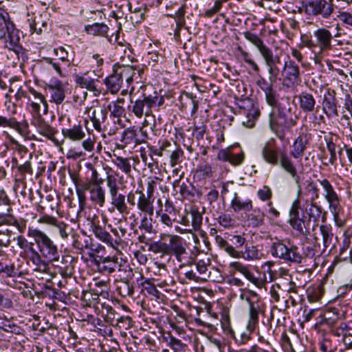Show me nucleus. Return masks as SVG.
Listing matches in <instances>:
<instances>
[{"label": "nucleus", "instance_id": "c9c22d12", "mask_svg": "<svg viewBox=\"0 0 352 352\" xmlns=\"http://www.w3.org/2000/svg\"><path fill=\"white\" fill-rule=\"evenodd\" d=\"M258 195L261 200L265 201L271 197L272 191L270 187L264 186L262 188H261L258 190Z\"/></svg>", "mask_w": 352, "mask_h": 352}, {"label": "nucleus", "instance_id": "4c0bfd02", "mask_svg": "<svg viewBox=\"0 0 352 352\" xmlns=\"http://www.w3.org/2000/svg\"><path fill=\"white\" fill-rule=\"evenodd\" d=\"M190 217L192 219V225L194 228V229L197 230L199 229L200 227V225L201 223V215L197 212H192L190 214Z\"/></svg>", "mask_w": 352, "mask_h": 352}, {"label": "nucleus", "instance_id": "3c124183", "mask_svg": "<svg viewBox=\"0 0 352 352\" xmlns=\"http://www.w3.org/2000/svg\"><path fill=\"white\" fill-rule=\"evenodd\" d=\"M28 256L37 267H41L42 261L38 253H34V254L28 255Z\"/></svg>", "mask_w": 352, "mask_h": 352}, {"label": "nucleus", "instance_id": "8fccbe9b", "mask_svg": "<svg viewBox=\"0 0 352 352\" xmlns=\"http://www.w3.org/2000/svg\"><path fill=\"white\" fill-rule=\"evenodd\" d=\"M82 147L87 151H93L94 148V141L91 138H87L85 140L83 141Z\"/></svg>", "mask_w": 352, "mask_h": 352}, {"label": "nucleus", "instance_id": "2f4dec72", "mask_svg": "<svg viewBox=\"0 0 352 352\" xmlns=\"http://www.w3.org/2000/svg\"><path fill=\"white\" fill-rule=\"evenodd\" d=\"M289 223L291 226L300 233H304L305 223L302 219L292 217L289 219Z\"/></svg>", "mask_w": 352, "mask_h": 352}, {"label": "nucleus", "instance_id": "bb28decb", "mask_svg": "<svg viewBox=\"0 0 352 352\" xmlns=\"http://www.w3.org/2000/svg\"><path fill=\"white\" fill-rule=\"evenodd\" d=\"M285 75L289 80H296L299 76V69L296 65L290 63L288 65H285Z\"/></svg>", "mask_w": 352, "mask_h": 352}, {"label": "nucleus", "instance_id": "774afa93", "mask_svg": "<svg viewBox=\"0 0 352 352\" xmlns=\"http://www.w3.org/2000/svg\"><path fill=\"white\" fill-rule=\"evenodd\" d=\"M34 245L32 243H30L28 245V247L26 248V249H28V255H31V254H34V253H38L34 248Z\"/></svg>", "mask_w": 352, "mask_h": 352}, {"label": "nucleus", "instance_id": "c85d7f7f", "mask_svg": "<svg viewBox=\"0 0 352 352\" xmlns=\"http://www.w3.org/2000/svg\"><path fill=\"white\" fill-rule=\"evenodd\" d=\"M285 124V120L284 116H280L278 117L274 115L271 116L270 118V127L272 131H276L280 126H283Z\"/></svg>", "mask_w": 352, "mask_h": 352}, {"label": "nucleus", "instance_id": "473e14b6", "mask_svg": "<svg viewBox=\"0 0 352 352\" xmlns=\"http://www.w3.org/2000/svg\"><path fill=\"white\" fill-rule=\"evenodd\" d=\"M265 98L267 102L271 105L274 106L276 104V98L274 92L271 87H267L265 89Z\"/></svg>", "mask_w": 352, "mask_h": 352}, {"label": "nucleus", "instance_id": "f03ea898", "mask_svg": "<svg viewBox=\"0 0 352 352\" xmlns=\"http://www.w3.org/2000/svg\"><path fill=\"white\" fill-rule=\"evenodd\" d=\"M28 234L34 239L44 256L52 258L56 255V246L45 233L38 230H30Z\"/></svg>", "mask_w": 352, "mask_h": 352}, {"label": "nucleus", "instance_id": "9d476101", "mask_svg": "<svg viewBox=\"0 0 352 352\" xmlns=\"http://www.w3.org/2000/svg\"><path fill=\"white\" fill-rule=\"evenodd\" d=\"M263 159L271 164L276 165L278 162V155L276 149L271 142H267L262 150Z\"/></svg>", "mask_w": 352, "mask_h": 352}, {"label": "nucleus", "instance_id": "79ce46f5", "mask_svg": "<svg viewBox=\"0 0 352 352\" xmlns=\"http://www.w3.org/2000/svg\"><path fill=\"white\" fill-rule=\"evenodd\" d=\"M38 222L41 223H47L54 226H56V225L58 223L55 218L47 215L43 216L41 218H40L38 219Z\"/></svg>", "mask_w": 352, "mask_h": 352}, {"label": "nucleus", "instance_id": "680f3d73", "mask_svg": "<svg viewBox=\"0 0 352 352\" xmlns=\"http://www.w3.org/2000/svg\"><path fill=\"white\" fill-rule=\"evenodd\" d=\"M302 43L305 46L308 47L309 48L317 47L316 43H314L311 39H305L303 40Z\"/></svg>", "mask_w": 352, "mask_h": 352}, {"label": "nucleus", "instance_id": "f257e3e1", "mask_svg": "<svg viewBox=\"0 0 352 352\" xmlns=\"http://www.w3.org/2000/svg\"><path fill=\"white\" fill-rule=\"evenodd\" d=\"M0 38L9 49L16 45L19 41L17 32L10 20L8 13L2 9H0Z\"/></svg>", "mask_w": 352, "mask_h": 352}, {"label": "nucleus", "instance_id": "7ed1b4c3", "mask_svg": "<svg viewBox=\"0 0 352 352\" xmlns=\"http://www.w3.org/2000/svg\"><path fill=\"white\" fill-rule=\"evenodd\" d=\"M83 190H87L91 195V199L98 204L100 207L103 206L105 201L104 191L100 186L99 181L91 182L85 184L82 190L77 189V194L81 203L85 201Z\"/></svg>", "mask_w": 352, "mask_h": 352}, {"label": "nucleus", "instance_id": "6e6552de", "mask_svg": "<svg viewBox=\"0 0 352 352\" xmlns=\"http://www.w3.org/2000/svg\"><path fill=\"white\" fill-rule=\"evenodd\" d=\"M230 267L234 270L238 271L243 274L247 279L254 283L258 287H262L264 285V281L255 278L253 274L248 270V267L239 262H233L230 265Z\"/></svg>", "mask_w": 352, "mask_h": 352}, {"label": "nucleus", "instance_id": "e2e57ef3", "mask_svg": "<svg viewBox=\"0 0 352 352\" xmlns=\"http://www.w3.org/2000/svg\"><path fill=\"white\" fill-rule=\"evenodd\" d=\"M186 277L189 280H197L198 278L192 271H188L185 273Z\"/></svg>", "mask_w": 352, "mask_h": 352}, {"label": "nucleus", "instance_id": "a18cd8bd", "mask_svg": "<svg viewBox=\"0 0 352 352\" xmlns=\"http://www.w3.org/2000/svg\"><path fill=\"white\" fill-rule=\"evenodd\" d=\"M320 14H322L324 16H329L333 11V7L331 3V0H329V1H325V5L324 6V8L322 10H320Z\"/></svg>", "mask_w": 352, "mask_h": 352}, {"label": "nucleus", "instance_id": "7c9ffc66", "mask_svg": "<svg viewBox=\"0 0 352 352\" xmlns=\"http://www.w3.org/2000/svg\"><path fill=\"white\" fill-rule=\"evenodd\" d=\"M112 203L120 212H124L126 209L124 195H120L118 197L113 198Z\"/></svg>", "mask_w": 352, "mask_h": 352}, {"label": "nucleus", "instance_id": "2eb2a0df", "mask_svg": "<svg viewBox=\"0 0 352 352\" xmlns=\"http://www.w3.org/2000/svg\"><path fill=\"white\" fill-rule=\"evenodd\" d=\"M336 159V144L333 142H328L327 148L324 149L321 160L324 165L333 164Z\"/></svg>", "mask_w": 352, "mask_h": 352}, {"label": "nucleus", "instance_id": "423d86ee", "mask_svg": "<svg viewBox=\"0 0 352 352\" xmlns=\"http://www.w3.org/2000/svg\"><path fill=\"white\" fill-rule=\"evenodd\" d=\"M66 88L67 84L60 82H57L47 86V89L51 94L52 100L56 104H60L63 101Z\"/></svg>", "mask_w": 352, "mask_h": 352}, {"label": "nucleus", "instance_id": "0eeeda50", "mask_svg": "<svg viewBox=\"0 0 352 352\" xmlns=\"http://www.w3.org/2000/svg\"><path fill=\"white\" fill-rule=\"evenodd\" d=\"M313 232L315 243L318 245L322 244L324 247H327L330 239V228L327 226H321L319 228H314Z\"/></svg>", "mask_w": 352, "mask_h": 352}, {"label": "nucleus", "instance_id": "052dcab7", "mask_svg": "<svg viewBox=\"0 0 352 352\" xmlns=\"http://www.w3.org/2000/svg\"><path fill=\"white\" fill-rule=\"evenodd\" d=\"M17 241H18V245H19V247L21 248L26 249V248L28 247V243H27V241H25V239H23L21 236H19V237H18Z\"/></svg>", "mask_w": 352, "mask_h": 352}, {"label": "nucleus", "instance_id": "ddd939ff", "mask_svg": "<svg viewBox=\"0 0 352 352\" xmlns=\"http://www.w3.org/2000/svg\"><path fill=\"white\" fill-rule=\"evenodd\" d=\"M273 254L280 258H285L286 259H293L294 252L283 243L277 242L274 243L272 248Z\"/></svg>", "mask_w": 352, "mask_h": 352}, {"label": "nucleus", "instance_id": "de8ad7c7", "mask_svg": "<svg viewBox=\"0 0 352 352\" xmlns=\"http://www.w3.org/2000/svg\"><path fill=\"white\" fill-rule=\"evenodd\" d=\"M226 252L234 258H240L241 256V252L236 250L232 246L228 245L225 248Z\"/></svg>", "mask_w": 352, "mask_h": 352}, {"label": "nucleus", "instance_id": "e433bc0d", "mask_svg": "<svg viewBox=\"0 0 352 352\" xmlns=\"http://www.w3.org/2000/svg\"><path fill=\"white\" fill-rule=\"evenodd\" d=\"M325 5V0L320 1H313L310 3V6L314 8L313 12L315 14H320V11L324 8V6Z\"/></svg>", "mask_w": 352, "mask_h": 352}, {"label": "nucleus", "instance_id": "13d9d810", "mask_svg": "<svg viewBox=\"0 0 352 352\" xmlns=\"http://www.w3.org/2000/svg\"><path fill=\"white\" fill-rule=\"evenodd\" d=\"M79 94H80V95H78L76 96H74V100L76 101H77L78 100H80V102H84L86 98H87V92L86 91H82L81 89L79 90Z\"/></svg>", "mask_w": 352, "mask_h": 352}, {"label": "nucleus", "instance_id": "5701e85b", "mask_svg": "<svg viewBox=\"0 0 352 352\" xmlns=\"http://www.w3.org/2000/svg\"><path fill=\"white\" fill-rule=\"evenodd\" d=\"M138 207L140 210L147 212L149 214H153V208L149 199L142 192L138 201Z\"/></svg>", "mask_w": 352, "mask_h": 352}, {"label": "nucleus", "instance_id": "dca6fc26", "mask_svg": "<svg viewBox=\"0 0 352 352\" xmlns=\"http://www.w3.org/2000/svg\"><path fill=\"white\" fill-rule=\"evenodd\" d=\"M114 71L116 72L117 75L121 78L122 81L125 80L127 83H129L133 79L134 69L129 65L116 66Z\"/></svg>", "mask_w": 352, "mask_h": 352}, {"label": "nucleus", "instance_id": "bf43d9fd", "mask_svg": "<svg viewBox=\"0 0 352 352\" xmlns=\"http://www.w3.org/2000/svg\"><path fill=\"white\" fill-rule=\"evenodd\" d=\"M11 123L12 122L10 120L0 116V126H11Z\"/></svg>", "mask_w": 352, "mask_h": 352}, {"label": "nucleus", "instance_id": "a878e982", "mask_svg": "<svg viewBox=\"0 0 352 352\" xmlns=\"http://www.w3.org/2000/svg\"><path fill=\"white\" fill-rule=\"evenodd\" d=\"M232 207L234 211H239L243 209H249L252 207L251 201H241L238 197L235 196L232 201Z\"/></svg>", "mask_w": 352, "mask_h": 352}, {"label": "nucleus", "instance_id": "864d4df0", "mask_svg": "<svg viewBox=\"0 0 352 352\" xmlns=\"http://www.w3.org/2000/svg\"><path fill=\"white\" fill-rule=\"evenodd\" d=\"M230 153L226 150L220 151L218 153V158L222 161L228 162Z\"/></svg>", "mask_w": 352, "mask_h": 352}, {"label": "nucleus", "instance_id": "f3484780", "mask_svg": "<svg viewBox=\"0 0 352 352\" xmlns=\"http://www.w3.org/2000/svg\"><path fill=\"white\" fill-rule=\"evenodd\" d=\"M81 88H85L91 92L94 96L96 97L100 95L101 91L99 88V81L89 80L82 78L78 80Z\"/></svg>", "mask_w": 352, "mask_h": 352}, {"label": "nucleus", "instance_id": "0e129e2a", "mask_svg": "<svg viewBox=\"0 0 352 352\" xmlns=\"http://www.w3.org/2000/svg\"><path fill=\"white\" fill-rule=\"evenodd\" d=\"M31 105H32L34 112L36 113V114L39 115L40 104L37 102H32Z\"/></svg>", "mask_w": 352, "mask_h": 352}, {"label": "nucleus", "instance_id": "4468645a", "mask_svg": "<svg viewBox=\"0 0 352 352\" xmlns=\"http://www.w3.org/2000/svg\"><path fill=\"white\" fill-rule=\"evenodd\" d=\"M325 199L329 203L331 212L333 214L335 220L337 221L342 210L337 194L336 192L331 193V195L325 197Z\"/></svg>", "mask_w": 352, "mask_h": 352}, {"label": "nucleus", "instance_id": "37998d69", "mask_svg": "<svg viewBox=\"0 0 352 352\" xmlns=\"http://www.w3.org/2000/svg\"><path fill=\"white\" fill-rule=\"evenodd\" d=\"M124 99L118 98L116 102L113 103V112L116 115H120L122 113V104L124 103Z\"/></svg>", "mask_w": 352, "mask_h": 352}, {"label": "nucleus", "instance_id": "b1692460", "mask_svg": "<svg viewBox=\"0 0 352 352\" xmlns=\"http://www.w3.org/2000/svg\"><path fill=\"white\" fill-rule=\"evenodd\" d=\"M107 25L100 23H95L86 27L87 33L92 35H104L107 33Z\"/></svg>", "mask_w": 352, "mask_h": 352}, {"label": "nucleus", "instance_id": "4be33fe9", "mask_svg": "<svg viewBox=\"0 0 352 352\" xmlns=\"http://www.w3.org/2000/svg\"><path fill=\"white\" fill-rule=\"evenodd\" d=\"M36 126L38 132L43 135L51 140L54 138L55 134L54 130L41 118L37 120Z\"/></svg>", "mask_w": 352, "mask_h": 352}, {"label": "nucleus", "instance_id": "393cba45", "mask_svg": "<svg viewBox=\"0 0 352 352\" xmlns=\"http://www.w3.org/2000/svg\"><path fill=\"white\" fill-rule=\"evenodd\" d=\"M250 320L248 324V329L250 331H254L255 325L258 321V309L252 303L250 304Z\"/></svg>", "mask_w": 352, "mask_h": 352}, {"label": "nucleus", "instance_id": "4d7b16f0", "mask_svg": "<svg viewBox=\"0 0 352 352\" xmlns=\"http://www.w3.org/2000/svg\"><path fill=\"white\" fill-rule=\"evenodd\" d=\"M108 185L110 189V194L113 197V198L117 197V187L116 184H113L111 181H108Z\"/></svg>", "mask_w": 352, "mask_h": 352}, {"label": "nucleus", "instance_id": "5fc2aeb1", "mask_svg": "<svg viewBox=\"0 0 352 352\" xmlns=\"http://www.w3.org/2000/svg\"><path fill=\"white\" fill-rule=\"evenodd\" d=\"M59 230V233L63 238L67 237V233L65 231V225L64 223H58L56 226Z\"/></svg>", "mask_w": 352, "mask_h": 352}, {"label": "nucleus", "instance_id": "09e8293b", "mask_svg": "<svg viewBox=\"0 0 352 352\" xmlns=\"http://www.w3.org/2000/svg\"><path fill=\"white\" fill-rule=\"evenodd\" d=\"M226 252L234 258H240L241 256V252L236 250L232 246L228 245L225 248Z\"/></svg>", "mask_w": 352, "mask_h": 352}, {"label": "nucleus", "instance_id": "39448f33", "mask_svg": "<svg viewBox=\"0 0 352 352\" xmlns=\"http://www.w3.org/2000/svg\"><path fill=\"white\" fill-rule=\"evenodd\" d=\"M315 36L317 39L316 46L319 47L318 54H321L324 51L331 48L332 36L330 32L326 29H319L315 32Z\"/></svg>", "mask_w": 352, "mask_h": 352}, {"label": "nucleus", "instance_id": "a19ab883", "mask_svg": "<svg viewBox=\"0 0 352 352\" xmlns=\"http://www.w3.org/2000/svg\"><path fill=\"white\" fill-rule=\"evenodd\" d=\"M320 184H321V186H322V188H324V190L325 191L324 197H327L329 195H331V193H335L336 192L334 191L332 186L331 185V184L327 180L324 179L322 181H320Z\"/></svg>", "mask_w": 352, "mask_h": 352}, {"label": "nucleus", "instance_id": "ea45409f", "mask_svg": "<svg viewBox=\"0 0 352 352\" xmlns=\"http://www.w3.org/2000/svg\"><path fill=\"white\" fill-rule=\"evenodd\" d=\"M320 184H321V186H322V188H324V190L325 191L324 197H327L329 195H331V193H335L336 192L334 191L332 186L331 185V184L327 180L324 179L322 181H320Z\"/></svg>", "mask_w": 352, "mask_h": 352}, {"label": "nucleus", "instance_id": "9b49d317", "mask_svg": "<svg viewBox=\"0 0 352 352\" xmlns=\"http://www.w3.org/2000/svg\"><path fill=\"white\" fill-rule=\"evenodd\" d=\"M62 133L65 138L72 141H80L85 137V133L80 125L74 126L71 129H63Z\"/></svg>", "mask_w": 352, "mask_h": 352}, {"label": "nucleus", "instance_id": "20e7f679", "mask_svg": "<svg viewBox=\"0 0 352 352\" xmlns=\"http://www.w3.org/2000/svg\"><path fill=\"white\" fill-rule=\"evenodd\" d=\"M247 40L254 45L263 56L266 65L270 67V71L276 62H279V57H273L272 51L263 43V41L255 34L247 32L245 34Z\"/></svg>", "mask_w": 352, "mask_h": 352}, {"label": "nucleus", "instance_id": "a211bd4d", "mask_svg": "<svg viewBox=\"0 0 352 352\" xmlns=\"http://www.w3.org/2000/svg\"><path fill=\"white\" fill-rule=\"evenodd\" d=\"M170 250L177 256V259L181 261L180 257L186 252L182 245V239L178 236H171L170 239Z\"/></svg>", "mask_w": 352, "mask_h": 352}, {"label": "nucleus", "instance_id": "f704fd0d", "mask_svg": "<svg viewBox=\"0 0 352 352\" xmlns=\"http://www.w3.org/2000/svg\"><path fill=\"white\" fill-rule=\"evenodd\" d=\"M32 94L34 96L35 98L37 99V102H41L43 105V111L45 114H47L48 112V104L45 98V96L40 93L36 92V91H32Z\"/></svg>", "mask_w": 352, "mask_h": 352}, {"label": "nucleus", "instance_id": "6e6d98bb", "mask_svg": "<svg viewBox=\"0 0 352 352\" xmlns=\"http://www.w3.org/2000/svg\"><path fill=\"white\" fill-rule=\"evenodd\" d=\"M162 221L164 224L170 227L173 224V221L169 216L166 214H163L161 217Z\"/></svg>", "mask_w": 352, "mask_h": 352}, {"label": "nucleus", "instance_id": "58836bf2", "mask_svg": "<svg viewBox=\"0 0 352 352\" xmlns=\"http://www.w3.org/2000/svg\"><path fill=\"white\" fill-rule=\"evenodd\" d=\"M230 160H229L228 162L231 164L239 165L243 162V161L244 160V155H243V153H240L238 155H233V154L230 153Z\"/></svg>", "mask_w": 352, "mask_h": 352}, {"label": "nucleus", "instance_id": "cd10ccee", "mask_svg": "<svg viewBox=\"0 0 352 352\" xmlns=\"http://www.w3.org/2000/svg\"><path fill=\"white\" fill-rule=\"evenodd\" d=\"M46 25V22L43 20L42 15L35 16L34 20L31 23L30 27L37 34H41L42 28Z\"/></svg>", "mask_w": 352, "mask_h": 352}, {"label": "nucleus", "instance_id": "49530a36", "mask_svg": "<svg viewBox=\"0 0 352 352\" xmlns=\"http://www.w3.org/2000/svg\"><path fill=\"white\" fill-rule=\"evenodd\" d=\"M338 18L344 23L352 26V15L347 12H342L338 15Z\"/></svg>", "mask_w": 352, "mask_h": 352}, {"label": "nucleus", "instance_id": "1a4fd4ad", "mask_svg": "<svg viewBox=\"0 0 352 352\" xmlns=\"http://www.w3.org/2000/svg\"><path fill=\"white\" fill-rule=\"evenodd\" d=\"M155 102L151 99L146 98L144 100L136 101L133 106V112L138 118H141L144 113L148 116L149 109L154 104Z\"/></svg>", "mask_w": 352, "mask_h": 352}, {"label": "nucleus", "instance_id": "c03bdc74", "mask_svg": "<svg viewBox=\"0 0 352 352\" xmlns=\"http://www.w3.org/2000/svg\"><path fill=\"white\" fill-rule=\"evenodd\" d=\"M54 52L57 56L63 61L69 60L68 59V53L65 50L63 47H60L58 49H55Z\"/></svg>", "mask_w": 352, "mask_h": 352}, {"label": "nucleus", "instance_id": "72a5a7b5", "mask_svg": "<svg viewBox=\"0 0 352 352\" xmlns=\"http://www.w3.org/2000/svg\"><path fill=\"white\" fill-rule=\"evenodd\" d=\"M117 165L126 173H129L131 172V164L128 162L126 159H124L122 157L117 158Z\"/></svg>", "mask_w": 352, "mask_h": 352}, {"label": "nucleus", "instance_id": "f8f14e48", "mask_svg": "<svg viewBox=\"0 0 352 352\" xmlns=\"http://www.w3.org/2000/svg\"><path fill=\"white\" fill-rule=\"evenodd\" d=\"M307 144V138L305 135H300L294 142L291 154L295 158L302 155Z\"/></svg>", "mask_w": 352, "mask_h": 352}, {"label": "nucleus", "instance_id": "338daca9", "mask_svg": "<svg viewBox=\"0 0 352 352\" xmlns=\"http://www.w3.org/2000/svg\"><path fill=\"white\" fill-rule=\"evenodd\" d=\"M298 215V208L295 205H293L292 208L290 210V218L295 217L297 218Z\"/></svg>", "mask_w": 352, "mask_h": 352}, {"label": "nucleus", "instance_id": "69168bd1", "mask_svg": "<svg viewBox=\"0 0 352 352\" xmlns=\"http://www.w3.org/2000/svg\"><path fill=\"white\" fill-rule=\"evenodd\" d=\"M149 58L152 60L153 61H157L159 54L157 52H151L148 53Z\"/></svg>", "mask_w": 352, "mask_h": 352}, {"label": "nucleus", "instance_id": "c756f323", "mask_svg": "<svg viewBox=\"0 0 352 352\" xmlns=\"http://www.w3.org/2000/svg\"><path fill=\"white\" fill-rule=\"evenodd\" d=\"M245 254L244 258L248 260L259 259L261 256L258 248L254 245L247 248Z\"/></svg>", "mask_w": 352, "mask_h": 352}, {"label": "nucleus", "instance_id": "603ef678", "mask_svg": "<svg viewBox=\"0 0 352 352\" xmlns=\"http://www.w3.org/2000/svg\"><path fill=\"white\" fill-rule=\"evenodd\" d=\"M181 155V151H173L170 155V163L171 166L173 167L176 165L178 159L179 158Z\"/></svg>", "mask_w": 352, "mask_h": 352}, {"label": "nucleus", "instance_id": "6ab92c4d", "mask_svg": "<svg viewBox=\"0 0 352 352\" xmlns=\"http://www.w3.org/2000/svg\"><path fill=\"white\" fill-rule=\"evenodd\" d=\"M122 83L121 78L117 75L115 71L106 79V85L112 94H116L120 89Z\"/></svg>", "mask_w": 352, "mask_h": 352}, {"label": "nucleus", "instance_id": "412c9836", "mask_svg": "<svg viewBox=\"0 0 352 352\" xmlns=\"http://www.w3.org/2000/svg\"><path fill=\"white\" fill-rule=\"evenodd\" d=\"M280 166L287 171L293 177L296 175V170L292 161L289 159L286 153H281L280 155Z\"/></svg>", "mask_w": 352, "mask_h": 352}, {"label": "nucleus", "instance_id": "aec40b11", "mask_svg": "<svg viewBox=\"0 0 352 352\" xmlns=\"http://www.w3.org/2000/svg\"><path fill=\"white\" fill-rule=\"evenodd\" d=\"M316 101L313 96L309 94H302L300 96V106L305 111H313Z\"/></svg>", "mask_w": 352, "mask_h": 352}]
</instances>
